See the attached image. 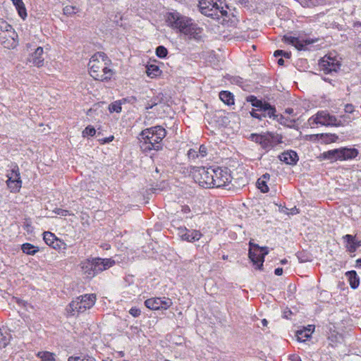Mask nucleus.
Returning <instances> with one entry per match:
<instances>
[{"mask_svg": "<svg viewBox=\"0 0 361 361\" xmlns=\"http://www.w3.org/2000/svg\"><path fill=\"white\" fill-rule=\"evenodd\" d=\"M188 156L189 158H195V157H199V154H198L197 150H195L194 149H190L188 152Z\"/></svg>", "mask_w": 361, "mask_h": 361, "instance_id": "48", "label": "nucleus"}, {"mask_svg": "<svg viewBox=\"0 0 361 361\" xmlns=\"http://www.w3.org/2000/svg\"><path fill=\"white\" fill-rule=\"evenodd\" d=\"M8 180H6L7 185L11 190V192H18L21 188V180L18 169H13L11 173L7 175Z\"/></svg>", "mask_w": 361, "mask_h": 361, "instance_id": "14", "label": "nucleus"}, {"mask_svg": "<svg viewBox=\"0 0 361 361\" xmlns=\"http://www.w3.org/2000/svg\"><path fill=\"white\" fill-rule=\"evenodd\" d=\"M283 41L294 46L298 50H303L306 45L310 44L313 42L312 40L300 39L298 37L287 35L283 37Z\"/></svg>", "mask_w": 361, "mask_h": 361, "instance_id": "16", "label": "nucleus"}, {"mask_svg": "<svg viewBox=\"0 0 361 361\" xmlns=\"http://www.w3.org/2000/svg\"><path fill=\"white\" fill-rule=\"evenodd\" d=\"M111 60L104 52H97L90 59L88 66L90 75L95 80L108 81L114 75V71L109 68Z\"/></svg>", "mask_w": 361, "mask_h": 361, "instance_id": "1", "label": "nucleus"}, {"mask_svg": "<svg viewBox=\"0 0 361 361\" xmlns=\"http://www.w3.org/2000/svg\"><path fill=\"white\" fill-rule=\"evenodd\" d=\"M274 56H283L286 59L290 58L291 53L288 51H284L283 50H276L274 52Z\"/></svg>", "mask_w": 361, "mask_h": 361, "instance_id": "43", "label": "nucleus"}, {"mask_svg": "<svg viewBox=\"0 0 361 361\" xmlns=\"http://www.w3.org/2000/svg\"><path fill=\"white\" fill-rule=\"evenodd\" d=\"M270 178V175L267 173H264L260 178H262V180H268Z\"/></svg>", "mask_w": 361, "mask_h": 361, "instance_id": "59", "label": "nucleus"}, {"mask_svg": "<svg viewBox=\"0 0 361 361\" xmlns=\"http://www.w3.org/2000/svg\"><path fill=\"white\" fill-rule=\"evenodd\" d=\"M85 358H82L80 356H71L68 357V361H85Z\"/></svg>", "mask_w": 361, "mask_h": 361, "instance_id": "51", "label": "nucleus"}, {"mask_svg": "<svg viewBox=\"0 0 361 361\" xmlns=\"http://www.w3.org/2000/svg\"><path fill=\"white\" fill-rule=\"evenodd\" d=\"M146 73L149 77L153 78L159 75L161 71L157 65L150 64L147 66Z\"/></svg>", "mask_w": 361, "mask_h": 361, "instance_id": "26", "label": "nucleus"}, {"mask_svg": "<svg viewBox=\"0 0 361 361\" xmlns=\"http://www.w3.org/2000/svg\"><path fill=\"white\" fill-rule=\"evenodd\" d=\"M213 173V188L226 187L231 182L232 177L227 168L214 169Z\"/></svg>", "mask_w": 361, "mask_h": 361, "instance_id": "8", "label": "nucleus"}, {"mask_svg": "<svg viewBox=\"0 0 361 361\" xmlns=\"http://www.w3.org/2000/svg\"><path fill=\"white\" fill-rule=\"evenodd\" d=\"M283 63H284V60L283 59H279L278 60V64L279 65L282 66V65H283Z\"/></svg>", "mask_w": 361, "mask_h": 361, "instance_id": "62", "label": "nucleus"}, {"mask_svg": "<svg viewBox=\"0 0 361 361\" xmlns=\"http://www.w3.org/2000/svg\"><path fill=\"white\" fill-rule=\"evenodd\" d=\"M274 137L270 134L264 135V137L263 139L262 143L261 145L262 147L268 149L274 145Z\"/></svg>", "mask_w": 361, "mask_h": 361, "instance_id": "29", "label": "nucleus"}, {"mask_svg": "<svg viewBox=\"0 0 361 361\" xmlns=\"http://www.w3.org/2000/svg\"><path fill=\"white\" fill-rule=\"evenodd\" d=\"M37 356L42 360V361H55V354L49 351L38 352Z\"/></svg>", "mask_w": 361, "mask_h": 361, "instance_id": "27", "label": "nucleus"}, {"mask_svg": "<svg viewBox=\"0 0 361 361\" xmlns=\"http://www.w3.org/2000/svg\"><path fill=\"white\" fill-rule=\"evenodd\" d=\"M78 9L72 6H66L63 8V13L65 15H72L77 12Z\"/></svg>", "mask_w": 361, "mask_h": 361, "instance_id": "42", "label": "nucleus"}, {"mask_svg": "<svg viewBox=\"0 0 361 361\" xmlns=\"http://www.w3.org/2000/svg\"><path fill=\"white\" fill-rule=\"evenodd\" d=\"M319 66L325 73L337 72L341 67L339 61L330 56H325L320 61Z\"/></svg>", "mask_w": 361, "mask_h": 361, "instance_id": "13", "label": "nucleus"}, {"mask_svg": "<svg viewBox=\"0 0 361 361\" xmlns=\"http://www.w3.org/2000/svg\"><path fill=\"white\" fill-rule=\"evenodd\" d=\"M190 173L195 182L203 188H213L214 169L203 166H191Z\"/></svg>", "mask_w": 361, "mask_h": 361, "instance_id": "5", "label": "nucleus"}, {"mask_svg": "<svg viewBox=\"0 0 361 361\" xmlns=\"http://www.w3.org/2000/svg\"><path fill=\"white\" fill-rule=\"evenodd\" d=\"M43 48L38 47L29 57V61L37 67H42L44 65Z\"/></svg>", "mask_w": 361, "mask_h": 361, "instance_id": "17", "label": "nucleus"}, {"mask_svg": "<svg viewBox=\"0 0 361 361\" xmlns=\"http://www.w3.org/2000/svg\"><path fill=\"white\" fill-rule=\"evenodd\" d=\"M129 313L133 317H137L140 315L141 311L140 309L133 307L130 309Z\"/></svg>", "mask_w": 361, "mask_h": 361, "instance_id": "47", "label": "nucleus"}, {"mask_svg": "<svg viewBox=\"0 0 361 361\" xmlns=\"http://www.w3.org/2000/svg\"><path fill=\"white\" fill-rule=\"evenodd\" d=\"M247 101L250 102L253 106L258 108V110L263 111L267 103H263L261 100L257 99L255 96L247 97Z\"/></svg>", "mask_w": 361, "mask_h": 361, "instance_id": "23", "label": "nucleus"}, {"mask_svg": "<svg viewBox=\"0 0 361 361\" xmlns=\"http://www.w3.org/2000/svg\"><path fill=\"white\" fill-rule=\"evenodd\" d=\"M258 188L261 190V192L265 193L269 191V187L267 185V182L265 180H262V178H259L257 180Z\"/></svg>", "mask_w": 361, "mask_h": 361, "instance_id": "32", "label": "nucleus"}, {"mask_svg": "<svg viewBox=\"0 0 361 361\" xmlns=\"http://www.w3.org/2000/svg\"><path fill=\"white\" fill-rule=\"evenodd\" d=\"M293 111H293V109H291V108H288V109H286L285 110V113H286V114H289V115L293 114Z\"/></svg>", "mask_w": 361, "mask_h": 361, "instance_id": "60", "label": "nucleus"}, {"mask_svg": "<svg viewBox=\"0 0 361 361\" xmlns=\"http://www.w3.org/2000/svg\"><path fill=\"white\" fill-rule=\"evenodd\" d=\"M275 119H276L281 124H283L284 126H290L289 122H295V119L286 118L283 115H279V116Z\"/></svg>", "mask_w": 361, "mask_h": 361, "instance_id": "38", "label": "nucleus"}, {"mask_svg": "<svg viewBox=\"0 0 361 361\" xmlns=\"http://www.w3.org/2000/svg\"><path fill=\"white\" fill-rule=\"evenodd\" d=\"M121 103L120 101H116L111 103L109 106V109L111 112L119 113L121 111Z\"/></svg>", "mask_w": 361, "mask_h": 361, "instance_id": "31", "label": "nucleus"}, {"mask_svg": "<svg viewBox=\"0 0 361 361\" xmlns=\"http://www.w3.org/2000/svg\"><path fill=\"white\" fill-rule=\"evenodd\" d=\"M96 133V130L94 128H93L91 126H88L85 128V130L82 131V135L83 137L86 136H93Z\"/></svg>", "mask_w": 361, "mask_h": 361, "instance_id": "36", "label": "nucleus"}, {"mask_svg": "<svg viewBox=\"0 0 361 361\" xmlns=\"http://www.w3.org/2000/svg\"><path fill=\"white\" fill-rule=\"evenodd\" d=\"M274 273L276 276H281L283 274V269L282 268H276L274 271Z\"/></svg>", "mask_w": 361, "mask_h": 361, "instance_id": "57", "label": "nucleus"}, {"mask_svg": "<svg viewBox=\"0 0 361 361\" xmlns=\"http://www.w3.org/2000/svg\"><path fill=\"white\" fill-rule=\"evenodd\" d=\"M178 235L182 240L188 242H194L199 240L202 237V233L197 230H189L185 227L178 228Z\"/></svg>", "mask_w": 361, "mask_h": 361, "instance_id": "15", "label": "nucleus"}, {"mask_svg": "<svg viewBox=\"0 0 361 361\" xmlns=\"http://www.w3.org/2000/svg\"><path fill=\"white\" fill-rule=\"evenodd\" d=\"M199 154V156L200 157H205L207 156V148L204 145H201L199 148V151L197 152Z\"/></svg>", "mask_w": 361, "mask_h": 361, "instance_id": "49", "label": "nucleus"}, {"mask_svg": "<svg viewBox=\"0 0 361 361\" xmlns=\"http://www.w3.org/2000/svg\"><path fill=\"white\" fill-rule=\"evenodd\" d=\"M357 51L361 53V41L359 42L357 45Z\"/></svg>", "mask_w": 361, "mask_h": 361, "instance_id": "64", "label": "nucleus"}, {"mask_svg": "<svg viewBox=\"0 0 361 361\" xmlns=\"http://www.w3.org/2000/svg\"><path fill=\"white\" fill-rule=\"evenodd\" d=\"M65 243H63L61 240L59 238H56V240L54 241V243L51 245L50 247H53L55 250H60L61 249L62 246H63V248H65Z\"/></svg>", "mask_w": 361, "mask_h": 361, "instance_id": "41", "label": "nucleus"}, {"mask_svg": "<svg viewBox=\"0 0 361 361\" xmlns=\"http://www.w3.org/2000/svg\"><path fill=\"white\" fill-rule=\"evenodd\" d=\"M299 159H279V161L275 163L276 165V171L279 173V170H283V167L284 164L289 166H295Z\"/></svg>", "mask_w": 361, "mask_h": 361, "instance_id": "20", "label": "nucleus"}, {"mask_svg": "<svg viewBox=\"0 0 361 361\" xmlns=\"http://www.w3.org/2000/svg\"><path fill=\"white\" fill-rule=\"evenodd\" d=\"M173 302L169 298H152L145 301V306L152 310H167Z\"/></svg>", "mask_w": 361, "mask_h": 361, "instance_id": "12", "label": "nucleus"}, {"mask_svg": "<svg viewBox=\"0 0 361 361\" xmlns=\"http://www.w3.org/2000/svg\"><path fill=\"white\" fill-rule=\"evenodd\" d=\"M249 258L253 264L256 267V269L262 270L264 259L262 256L261 247L257 244L252 243L251 241L249 243Z\"/></svg>", "mask_w": 361, "mask_h": 361, "instance_id": "11", "label": "nucleus"}, {"mask_svg": "<svg viewBox=\"0 0 361 361\" xmlns=\"http://www.w3.org/2000/svg\"><path fill=\"white\" fill-rule=\"evenodd\" d=\"M199 8L202 14L214 19L227 15V11L220 7L216 0H199Z\"/></svg>", "mask_w": 361, "mask_h": 361, "instance_id": "7", "label": "nucleus"}, {"mask_svg": "<svg viewBox=\"0 0 361 361\" xmlns=\"http://www.w3.org/2000/svg\"><path fill=\"white\" fill-rule=\"evenodd\" d=\"M282 158L286 159V158H297L298 155L297 153L293 150H287L284 151L281 154Z\"/></svg>", "mask_w": 361, "mask_h": 361, "instance_id": "40", "label": "nucleus"}, {"mask_svg": "<svg viewBox=\"0 0 361 361\" xmlns=\"http://www.w3.org/2000/svg\"><path fill=\"white\" fill-rule=\"evenodd\" d=\"M310 124H321L322 126H340L341 121H338L336 116L330 115L326 111H319L314 116L309 119Z\"/></svg>", "mask_w": 361, "mask_h": 361, "instance_id": "9", "label": "nucleus"}, {"mask_svg": "<svg viewBox=\"0 0 361 361\" xmlns=\"http://www.w3.org/2000/svg\"><path fill=\"white\" fill-rule=\"evenodd\" d=\"M297 257L300 262H306L311 261V257L304 252H298Z\"/></svg>", "mask_w": 361, "mask_h": 361, "instance_id": "37", "label": "nucleus"}, {"mask_svg": "<svg viewBox=\"0 0 361 361\" xmlns=\"http://www.w3.org/2000/svg\"><path fill=\"white\" fill-rule=\"evenodd\" d=\"M356 267H361V257L356 260Z\"/></svg>", "mask_w": 361, "mask_h": 361, "instance_id": "61", "label": "nucleus"}, {"mask_svg": "<svg viewBox=\"0 0 361 361\" xmlns=\"http://www.w3.org/2000/svg\"><path fill=\"white\" fill-rule=\"evenodd\" d=\"M12 30V26L6 21L0 19V31L9 32Z\"/></svg>", "mask_w": 361, "mask_h": 361, "instance_id": "39", "label": "nucleus"}, {"mask_svg": "<svg viewBox=\"0 0 361 361\" xmlns=\"http://www.w3.org/2000/svg\"><path fill=\"white\" fill-rule=\"evenodd\" d=\"M182 212L183 214H189L190 212V208L188 205L182 206Z\"/></svg>", "mask_w": 361, "mask_h": 361, "instance_id": "53", "label": "nucleus"}, {"mask_svg": "<svg viewBox=\"0 0 361 361\" xmlns=\"http://www.w3.org/2000/svg\"><path fill=\"white\" fill-rule=\"evenodd\" d=\"M220 99L225 104L231 105L234 104V99L232 94L227 91H221L219 93Z\"/></svg>", "mask_w": 361, "mask_h": 361, "instance_id": "21", "label": "nucleus"}, {"mask_svg": "<svg viewBox=\"0 0 361 361\" xmlns=\"http://www.w3.org/2000/svg\"><path fill=\"white\" fill-rule=\"evenodd\" d=\"M21 249L24 253L30 255H34L39 251L38 247L28 243L23 244Z\"/></svg>", "mask_w": 361, "mask_h": 361, "instance_id": "25", "label": "nucleus"}, {"mask_svg": "<svg viewBox=\"0 0 361 361\" xmlns=\"http://www.w3.org/2000/svg\"><path fill=\"white\" fill-rule=\"evenodd\" d=\"M114 140V136H110L109 137H106L104 140H102V143H107L109 142H111Z\"/></svg>", "mask_w": 361, "mask_h": 361, "instance_id": "58", "label": "nucleus"}, {"mask_svg": "<svg viewBox=\"0 0 361 361\" xmlns=\"http://www.w3.org/2000/svg\"><path fill=\"white\" fill-rule=\"evenodd\" d=\"M360 242H356L353 244H350V245H347L346 247H347V250L350 252H354L356 251L357 247L360 246Z\"/></svg>", "mask_w": 361, "mask_h": 361, "instance_id": "45", "label": "nucleus"}, {"mask_svg": "<svg viewBox=\"0 0 361 361\" xmlns=\"http://www.w3.org/2000/svg\"><path fill=\"white\" fill-rule=\"evenodd\" d=\"M43 235L44 240L46 243V244L48 245L49 246H51V245L54 243V241L56 240V236L49 231L44 232Z\"/></svg>", "mask_w": 361, "mask_h": 361, "instance_id": "30", "label": "nucleus"}, {"mask_svg": "<svg viewBox=\"0 0 361 361\" xmlns=\"http://www.w3.org/2000/svg\"><path fill=\"white\" fill-rule=\"evenodd\" d=\"M55 213L57 214L58 215L66 216L68 215V211L62 209H56L55 210Z\"/></svg>", "mask_w": 361, "mask_h": 361, "instance_id": "50", "label": "nucleus"}, {"mask_svg": "<svg viewBox=\"0 0 361 361\" xmlns=\"http://www.w3.org/2000/svg\"><path fill=\"white\" fill-rule=\"evenodd\" d=\"M9 341V336L4 335L3 333L0 331V349L5 348L8 344Z\"/></svg>", "mask_w": 361, "mask_h": 361, "instance_id": "34", "label": "nucleus"}, {"mask_svg": "<svg viewBox=\"0 0 361 361\" xmlns=\"http://www.w3.org/2000/svg\"><path fill=\"white\" fill-rule=\"evenodd\" d=\"M168 51L164 46H159L156 49V54L159 58H164L166 56Z\"/></svg>", "mask_w": 361, "mask_h": 361, "instance_id": "33", "label": "nucleus"}, {"mask_svg": "<svg viewBox=\"0 0 361 361\" xmlns=\"http://www.w3.org/2000/svg\"><path fill=\"white\" fill-rule=\"evenodd\" d=\"M156 104H157L156 103H154V104H148L146 106V109H152V108L154 106H155Z\"/></svg>", "mask_w": 361, "mask_h": 361, "instance_id": "63", "label": "nucleus"}, {"mask_svg": "<svg viewBox=\"0 0 361 361\" xmlns=\"http://www.w3.org/2000/svg\"><path fill=\"white\" fill-rule=\"evenodd\" d=\"M16 6L19 16L24 20L27 17V12L23 0H11Z\"/></svg>", "mask_w": 361, "mask_h": 361, "instance_id": "19", "label": "nucleus"}, {"mask_svg": "<svg viewBox=\"0 0 361 361\" xmlns=\"http://www.w3.org/2000/svg\"><path fill=\"white\" fill-rule=\"evenodd\" d=\"M263 116L265 117L266 116H268L269 117L271 118L273 117L274 119L279 116V115H276V109L273 106H271L269 104H267L265 105V107L263 111Z\"/></svg>", "mask_w": 361, "mask_h": 361, "instance_id": "28", "label": "nucleus"}, {"mask_svg": "<svg viewBox=\"0 0 361 361\" xmlns=\"http://www.w3.org/2000/svg\"><path fill=\"white\" fill-rule=\"evenodd\" d=\"M166 134V130L160 126L142 130L141 135L144 141L141 144V149L144 152H149L152 150L157 152L162 149L161 142L165 137Z\"/></svg>", "mask_w": 361, "mask_h": 361, "instance_id": "3", "label": "nucleus"}, {"mask_svg": "<svg viewBox=\"0 0 361 361\" xmlns=\"http://www.w3.org/2000/svg\"><path fill=\"white\" fill-rule=\"evenodd\" d=\"M344 109L347 113H352L354 111V106L352 104H346Z\"/></svg>", "mask_w": 361, "mask_h": 361, "instance_id": "52", "label": "nucleus"}, {"mask_svg": "<svg viewBox=\"0 0 361 361\" xmlns=\"http://www.w3.org/2000/svg\"><path fill=\"white\" fill-rule=\"evenodd\" d=\"M317 137H319L322 142L325 143L334 142L338 140V136L335 134H317L314 135Z\"/></svg>", "mask_w": 361, "mask_h": 361, "instance_id": "24", "label": "nucleus"}, {"mask_svg": "<svg viewBox=\"0 0 361 361\" xmlns=\"http://www.w3.org/2000/svg\"><path fill=\"white\" fill-rule=\"evenodd\" d=\"M358 151L355 148L342 147L329 150L323 153V158H356Z\"/></svg>", "mask_w": 361, "mask_h": 361, "instance_id": "10", "label": "nucleus"}, {"mask_svg": "<svg viewBox=\"0 0 361 361\" xmlns=\"http://www.w3.org/2000/svg\"><path fill=\"white\" fill-rule=\"evenodd\" d=\"M96 300V296L94 294L80 295L73 300L66 308L68 313L74 314L75 312H83L87 309L92 307Z\"/></svg>", "mask_w": 361, "mask_h": 361, "instance_id": "6", "label": "nucleus"}, {"mask_svg": "<svg viewBox=\"0 0 361 361\" xmlns=\"http://www.w3.org/2000/svg\"><path fill=\"white\" fill-rule=\"evenodd\" d=\"M264 137V135H252V139L257 143H259L260 145L262 143L263 139Z\"/></svg>", "mask_w": 361, "mask_h": 361, "instance_id": "46", "label": "nucleus"}, {"mask_svg": "<svg viewBox=\"0 0 361 361\" xmlns=\"http://www.w3.org/2000/svg\"><path fill=\"white\" fill-rule=\"evenodd\" d=\"M298 213H299V209L296 207L291 208L290 209V212H289V214H296Z\"/></svg>", "mask_w": 361, "mask_h": 361, "instance_id": "55", "label": "nucleus"}, {"mask_svg": "<svg viewBox=\"0 0 361 361\" xmlns=\"http://www.w3.org/2000/svg\"><path fill=\"white\" fill-rule=\"evenodd\" d=\"M262 252V256L264 258L269 253L268 247H261Z\"/></svg>", "mask_w": 361, "mask_h": 361, "instance_id": "54", "label": "nucleus"}, {"mask_svg": "<svg viewBox=\"0 0 361 361\" xmlns=\"http://www.w3.org/2000/svg\"><path fill=\"white\" fill-rule=\"evenodd\" d=\"M115 264V260L111 258L94 257L82 261L80 263V267L83 274L87 278H92L102 271L109 269Z\"/></svg>", "mask_w": 361, "mask_h": 361, "instance_id": "4", "label": "nucleus"}, {"mask_svg": "<svg viewBox=\"0 0 361 361\" xmlns=\"http://www.w3.org/2000/svg\"><path fill=\"white\" fill-rule=\"evenodd\" d=\"M346 276L348 277L350 287L355 289L358 287L360 279L355 271H350L346 272Z\"/></svg>", "mask_w": 361, "mask_h": 361, "instance_id": "18", "label": "nucleus"}, {"mask_svg": "<svg viewBox=\"0 0 361 361\" xmlns=\"http://www.w3.org/2000/svg\"><path fill=\"white\" fill-rule=\"evenodd\" d=\"M167 21L172 27L178 29L190 38L195 39L201 38L202 29L186 16H181L178 13H172L169 15Z\"/></svg>", "mask_w": 361, "mask_h": 361, "instance_id": "2", "label": "nucleus"}, {"mask_svg": "<svg viewBox=\"0 0 361 361\" xmlns=\"http://www.w3.org/2000/svg\"><path fill=\"white\" fill-rule=\"evenodd\" d=\"M312 334V326H309L308 329L303 331H298L296 333L297 339L298 341H305L307 338H310Z\"/></svg>", "mask_w": 361, "mask_h": 361, "instance_id": "22", "label": "nucleus"}, {"mask_svg": "<svg viewBox=\"0 0 361 361\" xmlns=\"http://www.w3.org/2000/svg\"><path fill=\"white\" fill-rule=\"evenodd\" d=\"M321 0H302L301 5L304 7H312L319 5Z\"/></svg>", "mask_w": 361, "mask_h": 361, "instance_id": "35", "label": "nucleus"}, {"mask_svg": "<svg viewBox=\"0 0 361 361\" xmlns=\"http://www.w3.org/2000/svg\"><path fill=\"white\" fill-rule=\"evenodd\" d=\"M251 115L254 118H257L261 119V117H262V116H263V114H258V113H257V112L253 111L251 112Z\"/></svg>", "mask_w": 361, "mask_h": 361, "instance_id": "56", "label": "nucleus"}, {"mask_svg": "<svg viewBox=\"0 0 361 361\" xmlns=\"http://www.w3.org/2000/svg\"><path fill=\"white\" fill-rule=\"evenodd\" d=\"M343 238L348 243V245L353 244L357 242L355 241V236L350 234L344 235Z\"/></svg>", "mask_w": 361, "mask_h": 361, "instance_id": "44", "label": "nucleus"}]
</instances>
